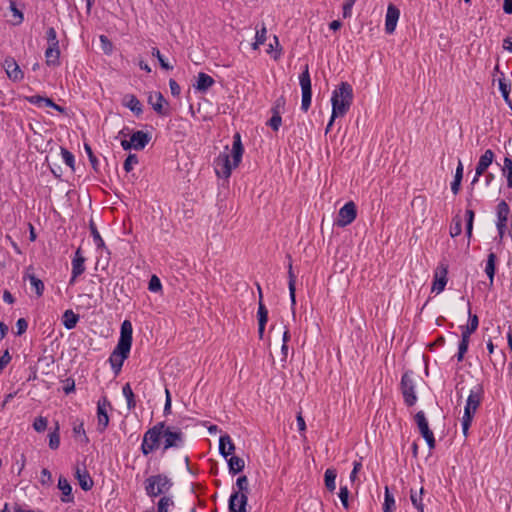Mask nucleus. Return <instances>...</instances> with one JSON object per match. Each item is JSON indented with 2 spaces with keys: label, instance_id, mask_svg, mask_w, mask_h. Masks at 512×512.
<instances>
[{
  "label": "nucleus",
  "instance_id": "f257e3e1",
  "mask_svg": "<svg viewBox=\"0 0 512 512\" xmlns=\"http://www.w3.org/2000/svg\"><path fill=\"white\" fill-rule=\"evenodd\" d=\"M161 444L163 452L172 448L180 449L185 444V434L177 426L158 422L144 433L140 449L144 456H148L159 449Z\"/></svg>",
  "mask_w": 512,
  "mask_h": 512
},
{
  "label": "nucleus",
  "instance_id": "f03ea898",
  "mask_svg": "<svg viewBox=\"0 0 512 512\" xmlns=\"http://www.w3.org/2000/svg\"><path fill=\"white\" fill-rule=\"evenodd\" d=\"M344 250V248H340L336 253L334 273L329 278V284L331 291L341 298L343 307L349 310L350 305L347 298L350 293V274L346 272L349 261L344 259L347 257Z\"/></svg>",
  "mask_w": 512,
  "mask_h": 512
},
{
  "label": "nucleus",
  "instance_id": "7ed1b4c3",
  "mask_svg": "<svg viewBox=\"0 0 512 512\" xmlns=\"http://www.w3.org/2000/svg\"><path fill=\"white\" fill-rule=\"evenodd\" d=\"M133 328L129 320H124L121 324L120 337L118 343L109 357L112 369L117 374L121 370L124 361L129 357L132 345Z\"/></svg>",
  "mask_w": 512,
  "mask_h": 512
},
{
  "label": "nucleus",
  "instance_id": "20e7f679",
  "mask_svg": "<svg viewBox=\"0 0 512 512\" xmlns=\"http://www.w3.org/2000/svg\"><path fill=\"white\" fill-rule=\"evenodd\" d=\"M243 153L244 147L241 142V136L239 133H235L233 136V144L231 150L233 161L231 162L229 153H220L214 161L217 175L223 178H228L231 175L232 169L237 167L241 162Z\"/></svg>",
  "mask_w": 512,
  "mask_h": 512
},
{
  "label": "nucleus",
  "instance_id": "39448f33",
  "mask_svg": "<svg viewBox=\"0 0 512 512\" xmlns=\"http://www.w3.org/2000/svg\"><path fill=\"white\" fill-rule=\"evenodd\" d=\"M352 97V89L348 82H342L338 89H335L331 98L332 118L344 116L349 108Z\"/></svg>",
  "mask_w": 512,
  "mask_h": 512
},
{
  "label": "nucleus",
  "instance_id": "423d86ee",
  "mask_svg": "<svg viewBox=\"0 0 512 512\" xmlns=\"http://www.w3.org/2000/svg\"><path fill=\"white\" fill-rule=\"evenodd\" d=\"M483 396V388L478 385L476 390H471L466 405L464 408V415L462 417V432L465 437L468 435L469 428L472 424L476 410L481 404Z\"/></svg>",
  "mask_w": 512,
  "mask_h": 512
},
{
  "label": "nucleus",
  "instance_id": "0eeeda50",
  "mask_svg": "<svg viewBox=\"0 0 512 512\" xmlns=\"http://www.w3.org/2000/svg\"><path fill=\"white\" fill-rule=\"evenodd\" d=\"M172 486L171 479L165 474L153 475L145 480V491L152 498L167 493Z\"/></svg>",
  "mask_w": 512,
  "mask_h": 512
},
{
  "label": "nucleus",
  "instance_id": "6e6552de",
  "mask_svg": "<svg viewBox=\"0 0 512 512\" xmlns=\"http://www.w3.org/2000/svg\"><path fill=\"white\" fill-rule=\"evenodd\" d=\"M415 386L414 372L412 370L405 371L401 378L400 390L404 403L408 407L414 406L417 402Z\"/></svg>",
  "mask_w": 512,
  "mask_h": 512
},
{
  "label": "nucleus",
  "instance_id": "1a4fd4ad",
  "mask_svg": "<svg viewBox=\"0 0 512 512\" xmlns=\"http://www.w3.org/2000/svg\"><path fill=\"white\" fill-rule=\"evenodd\" d=\"M299 83L302 90L301 109L306 112L311 105L312 99L311 78L308 64L305 65L304 70L299 76Z\"/></svg>",
  "mask_w": 512,
  "mask_h": 512
},
{
  "label": "nucleus",
  "instance_id": "9d476101",
  "mask_svg": "<svg viewBox=\"0 0 512 512\" xmlns=\"http://www.w3.org/2000/svg\"><path fill=\"white\" fill-rule=\"evenodd\" d=\"M108 409H111V403L104 395L97 402V431L100 433H103L109 425Z\"/></svg>",
  "mask_w": 512,
  "mask_h": 512
},
{
  "label": "nucleus",
  "instance_id": "9b49d317",
  "mask_svg": "<svg viewBox=\"0 0 512 512\" xmlns=\"http://www.w3.org/2000/svg\"><path fill=\"white\" fill-rule=\"evenodd\" d=\"M237 490L233 493L238 494V502H239V511L248 512L247 504H248V494H249V484L248 478L245 475H242L236 480Z\"/></svg>",
  "mask_w": 512,
  "mask_h": 512
},
{
  "label": "nucleus",
  "instance_id": "f8f14e48",
  "mask_svg": "<svg viewBox=\"0 0 512 512\" xmlns=\"http://www.w3.org/2000/svg\"><path fill=\"white\" fill-rule=\"evenodd\" d=\"M495 154L491 149H487L481 156L475 168V176L471 182L474 185L480 176H482L488 167L492 164Z\"/></svg>",
  "mask_w": 512,
  "mask_h": 512
},
{
  "label": "nucleus",
  "instance_id": "ddd939ff",
  "mask_svg": "<svg viewBox=\"0 0 512 512\" xmlns=\"http://www.w3.org/2000/svg\"><path fill=\"white\" fill-rule=\"evenodd\" d=\"M2 66L5 69L8 78L13 82H19L24 78L23 71L20 69L13 57H6Z\"/></svg>",
  "mask_w": 512,
  "mask_h": 512
},
{
  "label": "nucleus",
  "instance_id": "4468645a",
  "mask_svg": "<svg viewBox=\"0 0 512 512\" xmlns=\"http://www.w3.org/2000/svg\"><path fill=\"white\" fill-rule=\"evenodd\" d=\"M400 17V10L399 8L390 3L387 7L386 17H385V32L387 34H392L395 29L397 22Z\"/></svg>",
  "mask_w": 512,
  "mask_h": 512
},
{
  "label": "nucleus",
  "instance_id": "2eb2a0df",
  "mask_svg": "<svg viewBox=\"0 0 512 512\" xmlns=\"http://www.w3.org/2000/svg\"><path fill=\"white\" fill-rule=\"evenodd\" d=\"M447 273H448V266L441 263L435 271L433 285H432V291H436L437 293H440L445 289V286L448 281Z\"/></svg>",
  "mask_w": 512,
  "mask_h": 512
},
{
  "label": "nucleus",
  "instance_id": "dca6fc26",
  "mask_svg": "<svg viewBox=\"0 0 512 512\" xmlns=\"http://www.w3.org/2000/svg\"><path fill=\"white\" fill-rule=\"evenodd\" d=\"M148 103L152 106L153 110L160 116H168L169 111L164 108V104L168 105V102L164 98L161 92H156L154 95L148 97Z\"/></svg>",
  "mask_w": 512,
  "mask_h": 512
},
{
  "label": "nucleus",
  "instance_id": "f3484780",
  "mask_svg": "<svg viewBox=\"0 0 512 512\" xmlns=\"http://www.w3.org/2000/svg\"><path fill=\"white\" fill-rule=\"evenodd\" d=\"M352 223V201H348L339 211L338 217L334 221V225L345 227Z\"/></svg>",
  "mask_w": 512,
  "mask_h": 512
},
{
  "label": "nucleus",
  "instance_id": "a211bd4d",
  "mask_svg": "<svg viewBox=\"0 0 512 512\" xmlns=\"http://www.w3.org/2000/svg\"><path fill=\"white\" fill-rule=\"evenodd\" d=\"M150 139L151 137L148 133L138 130L131 135L130 141L133 149L143 150L149 143Z\"/></svg>",
  "mask_w": 512,
  "mask_h": 512
},
{
  "label": "nucleus",
  "instance_id": "6ab92c4d",
  "mask_svg": "<svg viewBox=\"0 0 512 512\" xmlns=\"http://www.w3.org/2000/svg\"><path fill=\"white\" fill-rule=\"evenodd\" d=\"M75 477L78 480L81 489L84 491H89L92 489L94 482L85 468L81 470L79 467H76Z\"/></svg>",
  "mask_w": 512,
  "mask_h": 512
},
{
  "label": "nucleus",
  "instance_id": "aec40b11",
  "mask_svg": "<svg viewBox=\"0 0 512 512\" xmlns=\"http://www.w3.org/2000/svg\"><path fill=\"white\" fill-rule=\"evenodd\" d=\"M122 104L130 109L136 116H140L143 112L142 104L134 94L124 95Z\"/></svg>",
  "mask_w": 512,
  "mask_h": 512
},
{
  "label": "nucleus",
  "instance_id": "412c9836",
  "mask_svg": "<svg viewBox=\"0 0 512 512\" xmlns=\"http://www.w3.org/2000/svg\"><path fill=\"white\" fill-rule=\"evenodd\" d=\"M235 451V445L228 434H224L219 439V453L227 459Z\"/></svg>",
  "mask_w": 512,
  "mask_h": 512
},
{
  "label": "nucleus",
  "instance_id": "4be33fe9",
  "mask_svg": "<svg viewBox=\"0 0 512 512\" xmlns=\"http://www.w3.org/2000/svg\"><path fill=\"white\" fill-rule=\"evenodd\" d=\"M510 213V207L505 200L499 201L496 206V226L507 225L508 215Z\"/></svg>",
  "mask_w": 512,
  "mask_h": 512
},
{
  "label": "nucleus",
  "instance_id": "5701e85b",
  "mask_svg": "<svg viewBox=\"0 0 512 512\" xmlns=\"http://www.w3.org/2000/svg\"><path fill=\"white\" fill-rule=\"evenodd\" d=\"M58 488L62 491L61 501L64 503H70L74 501V497L72 495V487L68 480L60 476L58 479Z\"/></svg>",
  "mask_w": 512,
  "mask_h": 512
},
{
  "label": "nucleus",
  "instance_id": "b1692460",
  "mask_svg": "<svg viewBox=\"0 0 512 512\" xmlns=\"http://www.w3.org/2000/svg\"><path fill=\"white\" fill-rule=\"evenodd\" d=\"M414 419L419 429V433L423 438L433 434L432 430L429 428L428 421L423 411H418L415 414Z\"/></svg>",
  "mask_w": 512,
  "mask_h": 512
},
{
  "label": "nucleus",
  "instance_id": "393cba45",
  "mask_svg": "<svg viewBox=\"0 0 512 512\" xmlns=\"http://www.w3.org/2000/svg\"><path fill=\"white\" fill-rule=\"evenodd\" d=\"M257 290L259 295V303H258V311H257V318H258V324H261V327L266 326V323L268 321V310L266 306L263 303V294L262 290L259 284H257Z\"/></svg>",
  "mask_w": 512,
  "mask_h": 512
},
{
  "label": "nucleus",
  "instance_id": "a878e982",
  "mask_svg": "<svg viewBox=\"0 0 512 512\" xmlns=\"http://www.w3.org/2000/svg\"><path fill=\"white\" fill-rule=\"evenodd\" d=\"M214 83H215V81L210 75H208L204 72H200L198 74L197 82L194 85V87L196 90H198L200 92H205L211 86H213Z\"/></svg>",
  "mask_w": 512,
  "mask_h": 512
},
{
  "label": "nucleus",
  "instance_id": "bb28decb",
  "mask_svg": "<svg viewBox=\"0 0 512 512\" xmlns=\"http://www.w3.org/2000/svg\"><path fill=\"white\" fill-rule=\"evenodd\" d=\"M85 258L81 255V249L78 248L75 252V257L72 260V274L74 277L80 276L85 271L84 266Z\"/></svg>",
  "mask_w": 512,
  "mask_h": 512
},
{
  "label": "nucleus",
  "instance_id": "cd10ccee",
  "mask_svg": "<svg viewBox=\"0 0 512 512\" xmlns=\"http://www.w3.org/2000/svg\"><path fill=\"white\" fill-rule=\"evenodd\" d=\"M496 261H497L496 254L493 252L489 253L487 256V260H486L485 273L490 280V286H492L493 282H494V276L496 273Z\"/></svg>",
  "mask_w": 512,
  "mask_h": 512
},
{
  "label": "nucleus",
  "instance_id": "c85d7f7f",
  "mask_svg": "<svg viewBox=\"0 0 512 512\" xmlns=\"http://www.w3.org/2000/svg\"><path fill=\"white\" fill-rule=\"evenodd\" d=\"M229 472L232 475H236L243 471L245 467V462L242 458L232 455L230 458H227Z\"/></svg>",
  "mask_w": 512,
  "mask_h": 512
},
{
  "label": "nucleus",
  "instance_id": "c756f323",
  "mask_svg": "<svg viewBox=\"0 0 512 512\" xmlns=\"http://www.w3.org/2000/svg\"><path fill=\"white\" fill-rule=\"evenodd\" d=\"M462 179H463V164L459 160L458 166H457L455 174H454V179L451 182V190L454 195H457L459 193V191L461 189Z\"/></svg>",
  "mask_w": 512,
  "mask_h": 512
},
{
  "label": "nucleus",
  "instance_id": "7c9ffc66",
  "mask_svg": "<svg viewBox=\"0 0 512 512\" xmlns=\"http://www.w3.org/2000/svg\"><path fill=\"white\" fill-rule=\"evenodd\" d=\"M63 325L67 330L76 327L79 321V315L75 314L72 310H66L62 316Z\"/></svg>",
  "mask_w": 512,
  "mask_h": 512
},
{
  "label": "nucleus",
  "instance_id": "2f4dec72",
  "mask_svg": "<svg viewBox=\"0 0 512 512\" xmlns=\"http://www.w3.org/2000/svg\"><path fill=\"white\" fill-rule=\"evenodd\" d=\"M78 303L79 307L85 308V309H91L97 306V299L92 295L88 293H82L78 295Z\"/></svg>",
  "mask_w": 512,
  "mask_h": 512
},
{
  "label": "nucleus",
  "instance_id": "473e14b6",
  "mask_svg": "<svg viewBox=\"0 0 512 512\" xmlns=\"http://www.w3.org/2000/svg\"><path fill=\"white\" fill-rule=\"evenodd\" d=\"M27 279L29 280L31 286L35 289L36 295L38 297L42 296L44 292V283L42 280L36 277L33 273L30 274L28 272L24 275V280Z\"/></svg>",
  "mask_w": 512,
  "mask_h": 512
},
{
  "label": "nucleus",
  "instance_id": "72a5a7b5",
  "mask_svg": "<svg viewBox=\"0 0 512 512\" xmlns=\"http://www.w3.org/2000/svg\"><path fill=\"white\" fill-rule=\"evenodd\" d=\"M59 56L60 50L59 47L54 48L53 46H48L45 51L46 63L47 65H59Z\"/></svg>",
  "mask_w": 512,
  "mask_h": 512
},
{
  "label": "nucleus",
  "instance_id": "f704fd0d",
  "mask_svg": "<svg viewBox=\"0 0 512 512\" xmlns=\"http://www.w3.org/2000/svg\"><path fill=\"white\" fill-rule=\"evenodd\" d=\"M424 493L423 487L420 489L419 492L411 489L410 491V499L413 504V506L418 510V512H424V504L422 501V495Z\"/></svg>",
  "mask_w": 512,
  "mask_h": 512
},
{
  "label": "nucleus",
  "instance_id": "c9c22d12",
  "mask_svg": "<svg viewBox=\"0 0 512 512\" xmlns=\"http://www.w3.org/2000/svg\"><path fill=\"white\" fill-rule=\"evenodd\" d=\"M396 509L394 495L390 492L388 486L385 487L383 512H394Z\"/></svg>",
  "mask_w": 512,
  "mask_h": 512
},
{
  "label": "nucleus",
  "instance_id": "e433bc0d",
  "mask_svg": "<svg viewBox=\"0 0 512 512\" xmlns=\"http://www.w3.org/2000/svg\"><path fill=\"white\" fill-rule=\"evenodd\" d=\"M122 393L127 401L128 410H132L136 407V399L133 390L129 383H126L122 388Z\"/></svg>",
  "mask_w": 512,
  "mask_h": 512
},
{
  "label": "nucleus",
  "instance_id": "4c0bfd02",
  "mask_svg": "<svg viewBox=\"0 0 512 512\" xmlns=\"http://www.w3.org/2000/svg\"><path fill=\"white\" fill-rule=\"evenodd\" d=\"M267 29L264 23H262L261 29L256 28L255 41L252 43V49L257 50L260 45L266 41Z\"/></svg>",
  "mask_w": 512,
  "mask_h": 512
},
{
  "label": "nucleus",
  "instance_id": "58836bf2",
  "mask_svg": "<svg viewBox=\"0 0 512 512\" xmlns=\"http://www.w3.org/2000/svg\"><path fill=\"white\" fill-rule=\"evenodd\" d=\"M336 472L333 469H327L324 474L325 486L328 491L333 492L336 488L335 485Z\"/></svg>",
  "mask_w": 512,
  "mask_h": 512
},
{
  "label": "nucleus",
  "instance_id": "ea45409f",
  "mask_svg": "<svg viewBox=\"0 0 512 512\" xmlns=\"http://www.w3.org/2000/svg\"><path fill=\"white\" fill-rule=\"evenodd\" d=\"M462 232V220L459 215L452 218V224L450 226V236L455 238Z\"/></svg>",
  "mask_w": 512,
  "mask_h": 512
},
{
  "label": "nucleus",
  "instance_id": "a19ab883",
  "mask_svg": "<svg viewBox=\"0 0 512 512\" xmlns=\"http://www.w3.org/2000/svg\"><path fill=\"white\" fill-rule=\"evenodd\" d=\"M60 445V434H59V424L56 422V426L54 431L49 434V447L52 450H56Z\"/></svg>",
  "mask_w": 512,
  "mask_h": 512
},
{
  "label": "nucleus",
  "instance_id": "79ce46f5",
  "mask_svg": "<svg viewBox=\"0 0 512 512\" xmlns=\"http://www.w3.org/2000/svg\"><path fill=\"white\" fill-rule=\"evenodd\" d=\"M502 172L507 177V186L512 188V159L510 157L504 158Z\"/></svg>",
  "mask_w": 512,
  "mask_h": 512
},
{
  "label": "nucleus",
  "instance_id": "37998d69",
  "mask_svg": "<svg viewBox=\"0 0 512 512\" xmlns=\"http://www.w3.org/2000/svg\"><path fill=\"white\" fill-rule=\"evenodd\" d=\"M90 232L93 237L95 245L100 248L104 246V241L100 236V233L95 225V223L91 220L89 224Z\"/></svg>",
  "mask_w": 512,
  "mask_h": 512
},
{
  "label": "nucleus",
  "instance_id": "c03bdc74",
  "mask_svg": "<svg viewBox=\"0 0 512 512\" xmlns=\"http://www.w3.org/2000/svg\"><path fill=\"white\" fill-rule=\"evenodd\" d=\"M469 340L461 339L458 344V352L456 354V358L458 362H462L465 354L468 351Z\"/></svg>",
  "mask_w": 512,
  "mask_h": 512
},
{
  "label": "nucleus",
  "instance_id": "a18cd8bd",
  "mask_svg": "<svg viewBox=\"0 0 512 512\" xmlns=\"http://www.w3.org/2000/svg\"><path fill=\"white\" fill-rule=\"evenodd\" d=\"M84 149L89 158L92 168L94 169L95 172H98L99 171V168H98L99 162H98V159L96 158V156L94 155L91 146L89 144L85 143Z\"/></svg>",
  "mask_w": 512,
  "mask_h": 512
},
{
  "label": "nucleus",
  "instance_id": "49530a36",
  "mask_svg": "<svg viewBox=\"0 0 512 512\" xmlns=\"http://www.w3.org/2000/svg\"><path fill=\"white\" fill-rule=\"evenodd\" d=\"M501 78L498 79V87L501 92V95L510 94L511 92V82L507 81L504 77V73L501 72Z\"/></svg>",
  "mask_w": 512,
  "mask_h": 512
},
{
  "label": "nucleus",
  "instance_id": "de8ad7c7",
  "mask_svg": "<svg viewBox=\"0 0 512 512\" xmlns=\"http://www.w3.org/2000/svg\"><path fill=\"white\" fill-rule=\"evenodd\" d=\"M46 39L50 46L54 48L59 47V41L57 39L56 30L53 27H49L46 31Z\"/></svg>",
  "mask_w": 512,
  "mask_h": 512
},
{
  "label": "nucleus",
  "instance_id": "09e8293b",
  "mask_svg": "<svg viewBox=\"0 0 512 512\" xmlns=\"http://www.w3.org/2000/svg\"><path fill=\"white\" fill-rule=\"evenodd\" d=\"M282 123L281 114H278L277 111L272 113V117L267 122V125L271 127L273 131H278Z\"/></svg>",
  "mask_w": 512,
  "mask_h": 512
},
{
  "label": "nucleus",
  "instance_id": "8fccbe9b",
  "mask_svg": "<svg viewBox=\"0 0 512 512\" xmlns=\"http://www.w3.org/2000/svg\"><path fill=\"white\" fill-rule=\"evenodd\" d=\"M349 494H350V492L348 490V487L346 485L345 486L341 485L340 491L338 493V497L341 500V503L345 509L349 508Z\"/></svg>",
  "mask_w": 512,
  "mask_h": 512
},
{
  "label": "nucleus",
  "instance_id": "3c124183",
  "mask_svg": "<svg viewBox=\"0 0 512 512\" xmlns=\"http://www.w3.org/2000/svg\"><path fill=\"white\" fill-rule=\"evenodd\" d=\"M174 504L171 497L163 496L158 502V512H168V508Z\"/></svg>",
  "mask_w": 512,
  "mask_h": 512
},
{
  "label": "nucleus",
  "instance_id": "603ef678",
  "mask_svg": "<svg viewBox=\"0 0 512 512\" xmlns=\"http://www.w3.org/2000/svg\"><path fill=\"white\" fill-rule=\"evenodd\" d=\"M152 55L158 59L159 64L162 69H165V70L173 69V66H171L168 62H166V60L164 59L163 55L161 54V52L158 48L152 49Z\"/></svg>",
  "mask_w": 512,
  "mask_h": 512
},
{
  "label": "nucleus",
  "instance_id": "864d4df0",
  "mask_svg": "<svg viewBox=\"0 0 512 512\" xmlns=\"http://www.w3.org/2000/svg\"><path fill=\"white\" fill-rule=\"evenodd\" d=\"M47 425H48L47 418L42 417V416L35 418V420L33 422V428L37 432H44L47 428Z\"/></svg>",
  "mask_w": 512,
  "mask_h": 512
},
{
  "label": "nucleus",
  "instance_id": "5fc2aeb1",
  "mask_svg": "<svg viewBox=\"0 0 512 512\" xmlns=\"http://www.w3.org/2000/svg\"><path fill=\"white\" fill-rule=\"evenodd\" d=\"M468 327L472 328L474 331L478 329L479 326V318L476 314L471 313V305L468 302Z\"/></svg>",
  "mask_w": 512,
  "mask_h": 512
},
{
  "label": "nucleus",
  "instance_id": "6e6d98bb",
  "mask_svg": "<svg viewBox=\"0 0 512 512\" xmlns=\"http://www.w3.org/2000/svg\"><path fill=\"white\" fill-rule=\"evenodd\" d=\"M61 154H62L65 164L74 170V164H75L74 155L65 148H61Z\"/></svg>",
  "mask_w": 512,
  "mask_h": 512
},
{
  "label": "nucleus",
  "instance_id": "4d7b16f0",
  "mask_svg": "<svg viewBox=\"0 0 512 512\" xmlns=\"http://www.w3.org/2000/svg\"><path fill=\"white\" fill-rule=\"evenodd\" d=\"M138 163V157L135 154H129L124 161V170L130 172L133 169V165Z\"/></svg>",
  "mask_w": 512,
  "mask_h": 512
},
{
  "label": "nucleus",
  "instance_id": "13d9d810",
  "mask_svg": "<svg viewBox=\"0 0 512 512\" xmlns=\"http://www.w3.org/2000/svg\"><path fill=\"white\" fill-rule=\"evenodd\" d=\"M287 258L289 259V264H288V287H296V275L293 272L291 256L288 254Z\"/></svg>",
  "mask_w": 512,
  "mask_h": 512
},
{
  "label": "nucleus",
  "instance_id": "bf43d9fd",
  "mask_svg": "<svg viewBox=\"0 0 512 512\" xmlns=\"http://www.w3.org/2000/svg\"><path fill=\"white\" fill-rule=\"evenodd\" d=\"M161 288H162V284H161L160 279L156 275H153L150 278L148 289L151 292H157V291L161 290Z\"/></svg>",
  "mask_w": 512,
  "mask_h": 512
},
{
  "label": "nucleus",
  "instance_id": "052dcab7",
  "mask_svg": "<svg viewBox=\"0 0 512 512\" xmlns=\"http://www.w3.org/2000/svg\"><path fill=\"white\" fill-rule=\"evenodd\" d=\"M10 10L13 13V16L17 18L15 24H21L23 22L24 16L23 13L16 7L15 2H10Z\"/></svg>",
  "mask_w": 512,
  "mask_h": 512
},
{
  "label": "nucleus",
  "instance_id": "680f3d73",
  "mask_svg": "<svg viewBox=\"0 0 512 512\" xmlns=\"http://www.w3.org/2000/svg\"><path fill=\"white\" fill-rule=\"evenodd\" d=\"M237 500H238V494L232 493L230 495V498L228 501L229 512H241V511H239V506L237 507V504H236Z\"/></svg>",
  "mask_w": 512,
  "mask_h": 512
},
{
  "label": "nucleus",
  "instance_id": "e2e57ef3",
  "mask_svg": "<svg viewBox=\"0 0 512 512\" xmlns=\"http://www.w3.org/2000/svg\"><path fill=\"white\" fill-rule=\"evenodd\" d=\"M73 432H74V434H76V435H81V436L83 437V438H82V441H83L84 443H88V442H89V438H88V437H87V435H86V432H85V429H84V425H83V423H80V424H78V425H75V426L73 427Z\"/></svg>",
  "mask_w": 512,
  "mask_h": 512
},
{
  "label": "nucleus",
  "instance_id": "0e129e2a",
  "mask_svg": "<svg viewBox=\"0 0 512 512\" xmlns=\"http://www.w3.org/2000/svg\"><path fill=\"white\" fill-rule=\"evenodd\" d=\"M40 482L42 485H50L51 484L52 474L47 468L42 469Z\"/></svg>",
  "mask_w": 512,
  "mask_h": 512
},
{
  "label": "nucleus",
  "instance_id": "69168bd1",
  "mask_svg": "<svg viewBox=\"0 0 512 512\" xmlns=\"http://www.w3.org/2000/svg\"><path fill=\"white\" fill-rule=\"evenodd\" d=\"M16 327H17L16 334L20 336L26 332V330L28 328V322L24 318H19L16 322Z\"/></svg>",
  "mask_w": 512,
  "mask_h": 512
},
{
  "label": "nucleus",
  "instance_id": "338daca9",
  "mask_svg": "<svg viewBox=\"0 0 512 512\" xmlns=\"http://www.w3.org/2000/svg\"><path fill=\"white\" fill-rule=\"evenodd\" d=\"M285 103H286L285 98H284L283 96L279 97V98L275 101V103H274V105H273V107H272V109H271L272 113H274L275 111H277V112H278V114H281V110H282V109H284Z\"/></svg>",
  "mask_w": 512,
  "mask_h": 512
},
{
  "label": "nucleus",
  "instance_id": "774afa93",
  "mask_svg": "<svg viewBox=\"0 0 512 512\" xmlns=\"http://www.w3.org/2000/svg\"><path fill=\"white\" fill-rule=\"evenodd\" d=\"M11 361V355L8 350H5L2 356L0 357V372L9 364Z\"/></svg>",
  "mask_w": 512,
  "mask_h": 512
}]
</instances>
